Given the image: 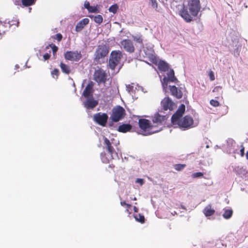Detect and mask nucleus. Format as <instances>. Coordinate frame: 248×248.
I'll return each mask as SVG.
<instances>
[{"label": "nucleus", "mask_w": 248, "mask_h": 248, "mask_svg": "<svg viewBox=\"0 0 248 248\" xmlns=\"http://www.w3.org/2000/svg\"><path fill=\"white\" fill-rule=\"evenodd\" d=\"M161 110H159V112L156 113L153 118L152 121L154 125H151L150 121L147 119H140L139 121V124L141 129L143 130L144 132L142 134L144 136H148L154 134L155 133L158 132L161 130H156L153 131H150L151 130L153 127L156 126L158 125H161L168 118L167 115H162L159 113L161 112Z\"/></svg>", "instance_id": "nucleus-2"}, {"label": "nucleus", "mask_w": 248, "mask_h": 248, "mask_svg": "<svg viewBox=\"0 0 248 248\" xmlns=\"http://www.w3.org/2000/svg\"><path fill=\"white\" fill-rule=\"evenodd\" d=\"M132 38L137 43H139L140 45V47H143V37L141 34H136L132 35Z\"/></svg>", "instance_id": "nucleus-25"}, {"label": "nucleus", "mask_w": 248, "mask_h": 248, "mask_svg": "<svg viewBox=\"0 0 248 248\" xmlns=\"http://www.w3.org/2000/svg\"><path fill=\"white\" fill-rule=\"evenodd\" d=\"M137 200L136 198H134V200Z\"/></svg>", "instance_id": "nucleus-59"}, {"label": "nucleus", "mask_w": 248, "mask_h": 248, "mask_svg": "<svg viewBox=\"0 0 248 248\" xmlns=\"http://www.w3.org/2000/svg\"><path fill=\"white\" fill-rule=\"evenodd\" d=\"M64 56L66 60L70 61L78 62L82 58L81 52L78 51H67Z\"/></svg>", "instance_id": "nucleus-11"}, {"label": "nucleus", "mask_w": 248, "mask_h": 248, "mask_svg": "<svg viewBox=\"0 0 248 248\" xmlns=\"http://www.w3.org/2000/svg\"><path fill=\"white\" fill-rule=\"evenodd\" d=\"M50 55L46 53L43 55L44 61L47 60L50 58Z\"/></svg>", "instance_id": "nucleus-43"}, {"label": "nucleus", "mask_w": 248, "mask_h": 248, "mask_svg": "<svg viewBox=\"0 0 248 248\" xmlns=\"http://www.w3.org/2000/svg\"><path fill=\"white\" fill-rule=\"evenodd\" d=\"M123 54L120 50L112 51L110 55L108 62V67L112 70H114L115 67L120 62Z\"/></svg>", "instance_id": "nucleus-5"}, {"label": "nucleus", "mask_w": 248, "mask_h": 248, "mask_svg": "<svg viewBox=\"0 0 248 248\" xmlns=\"http://www.w3.org/2000/svg\"><path fill=\"white\" fill-rule=\"evenodd\" d=\"M112 124H113L112 122L109 123V124H108L109 127L111 126L112 125Z\"/></svg>", "instance_id": "nucleus-54"}, {"label": "nucleus", "mask_w": 248, "mask_h": 248, "mask_svg": "<svg viewBox=\"0 0 248 248\" xmlns=\"http://www.w3.org/2000/svg\"><path fill=\"white\" fill-rule=\"evenodd\" d=\"M126 90L128 92V93H133V86H131L130 85H126Z\"/></svg>", "instance_id": "nucleus-36"}, {"label": "nucleus", "mask_w": 248, "mask_h": 248, "mask_svg": "<svg viewBox=\"0 0 248 248\" xmlns=\"http://www.w3.org/2000/svg\"><path fill=\"white\" fill-rule=\"evenodd\" d=\"M9 25H10V26H12V25H14V24H15V23H12V21H9Z\"/></svg>", "instance_id": "nucleus-49"}, {"label": "nucleus", "mask_w": 248, "mask_h": 248, "mask_svg": "<svg viewBox=\"0 0 248 248\" xmlns=\"http://www.w3.org/2000/svg\"><path fill=\"white\" fill-rule=\"evenodd\" d=\"M227 152L229 154L238 153V145H236L235 141L230 139L227 140Z\"/></svg>", "instance_id": "nucleus-12"}, {"label": "nucleus", "mask_w": 248, "mask_h": 248, "mask_svg": "<svg viewBox=\"0 0 248 248\" xmlns=\"http://www.w3.org/2000/svg\"><path fill=\"white\" fill-rule=\"evenodd\" d=\"M136 183H139L140 185H142L144 184V180L142 179L137 178L136 180Z\"/></svg>", "instance_id": "nucleus-42"}, {"label": "nucleus", "mask_w": 248, "mask_h": 248, "mask_svg": "<svg viewBox=\"0 0 248 248\" xmlns=\"http://www.w3.org/2000/svg\"><path fill=\"white\" fill-rule=\"evenodd\" d=\"M132 128V126L130 124H123L120 125L118 128V131L122 133H125L129 131Z\"/></svg>", "instance_id": "nucleus-21"}, {"label": "nucleus", "mask_w": 248, "mask_h": 248, "mask_svg": "<svg viewBox=\"0 0 248 248\" xmlns=\"http://www.w3.org/2000/svg\"><path fill=\"white\" fill-rule=\"evenodd\" d=\"M51 74L53 78H57L59 74V70L58 69L55 68L51 71Z\"/></svg>", "instance_id": "nucleus-32"}, {"label": "nucleus", "mask_w": 248, "mask_h": 248, "mask_svg": "<svg viewBox=\"0 0 248 248\" xmlns=\"http://www.w3.org/2000/svg\"><path fill=\"white\" fill-rule=\"evenodd\" d=\"M185 109V105L181 104L171 118V122L174 127H179L182 130H186L196 127L199 123L197 121H194L193 118L189 115L182 117Z\"/></svg>", "instance_id": "nucleus-1"}, {"label": "nucleus", "mask_w": 248, "mask_h": 248, "mask_svg": "<svg viewBox=\"0 0 248 248\" xmlns=\"http://www.w3.org/2000/svg\"><path fill=\"white\" fill-rule=\"evenodd\" d=\"M158 69L160 71L166 72L168 70L169 64L163 61H160L158 63Z\"/></svg>", "instance_id": "nucleus-23"}, {"label": "nucleus", "mask_w": 248, "mask_h": 248, "mask_svg": "<svg viewBox=\"0 0 248 248\" xmlns=\"http://www.w3.org/2000/svg\"><path fill=\"white\" fill-rule=\"evenodd\" d=\"M121 46L127 52L132 53L135 48L132 41L129 39H124L121 42Z\"/></svg>", "instance_id": "nucleus-14"}, {"label": "nucleus", "mask_w": 248, "mask_h": 248, "mask_svg": "<svg viewBox=\"0 0 248 248\" xmlns=\"http://www.w3.org/2000/svg\"><path fill=\"white\" fill-rule=\"evenodd\" d=\"M108 119V116L106 113L98 112L93 115V121L98 124L105 126Z\"/></svg>", "instance_id": "nucleus-10"}, {"label": "nucleus", "mask_w": 248, "mask_h": 248, "mask_svg": "<svg viewBox=\"0 0 248 248\" xmlns=\"http://www.w3.org/2000/svg\"><path fill=\"white\" fill-rule=\"evenodd\" d=\"M143 48V52L147 57L153 59L154 58V51L152 46L149 45L146 47H142Z\"/></svg>", "instance_id": "nucleus-19"}, {"label": "nucleus", "mask_w": 248, "mask_h": 248, "mask_svg": "<svg viewBox=\"0 0 248 248\" xmlns=\"http://www.w3.org/2000/svg\"><path fill=\"white\" fill-rule=\"evenodd\" d=\"M134 217L137 221L141 223L144 222V217L140 214L134 215Z\"/></svg>", "instance_id": "nucleus-28"}, {"label": "nucleus", "mask_w": 248, "mask_h": 248, "mask_svg": "<svg viewBox=\"0 0 248 248\" xmlns=\"http://www.w3.org/2000/svg\"><path fill=\"white\" fill-rule=\"evenodd\" d=\"M16 26H18V25L19 24V21H16Z\"/></svg>", "instance_id": "nucleus-55"}, {"label": "nucleus", "mask_w": 248, "mask_h": 248, "mask_svg": "<svg viewBox=\"0 0 248 248\" xmlns=\"http://www.w3.org/2000/svg\"><path fill=\"white\" fill-rule=\"evenodd\" d=\"M186 166L185 164H177L174 165V168L176 170L180 171L183 170Z\"/></svg>", "instance_id": "nucleus-30"}, {"label": "nucleus", "mask_w": 248, "mask_h": 248, "mask_svg": "<svg viewBox=\"0 0 248 248\" xmlns=\"http://www.w3.org/2000/svg\"><path fill=\"white\" fill-rule=\"evenodd\" d=\"M120 203H121V205L122 206H124V205H125L126 204V203L125 202V201L121 202Z\"/></svg>", "instance_id": "nucleus-47"}, {"label": "nucleus", "mask_w": 248, "mask_h": 248, "mask_svg": "<svg viewBox=\"0 0 248 248\" xmlns=\"http://www.w3.org/2000/svg\"><path fill=\"white\" fill-rule=\"evenodd\" d=\"M161 105L162 107L161 109L164 110H172L174 107H175V104L172 101L171 99L169 97H166L161 101Z\"/></svg>", "instance_id": "nucleus-13"}, {"label": "nucleus", "mask_w": 248, "mask_h": 248, "mask_svg": "<svg viewBox=\"0 0 248 248\" xmlns=\"http://www.w3.org/2000/svg\"><path fill=\"white\" fill-rule=\"evenodd\" d=\"M89 22V19L87 18H84L78 23L76 26V31L77 32L80 31Z\"/></svg>", "instance_id": "nucleus-20"}, {"label": "nucleus", "mask_w": 248, "mask_h": 248, "mask_svg": "<svg viewBox=\"0 0 248 248\" xmlns=\"http://www.w3.org/2000/svg\"><path fill=\"white\" fill-rule=\"evenodd\" d=\"M206 147L207 148H209V145H206Z\"/></svg>", "instance_id": "nucleus-58"}, {"label": "nucleus", "mask_w": 248, "mask_h": 248, "mask_svg": "<svg viewBox=\"0 0 248 248\" xmlns=\"http://www.w3.org/2000/svg\"><path fill=\"white\" fill-rule=\"evenodd\" d=\"M169 89L171 92V95L175 96L178 99H180L183 96L182 91L178 90L175 86H169Z\"/></svg>", "instance_id": "nucleus-18"}, {"label": "nucleus", "mask_w": 248, "mask_h": 248, "mask_svg": "<svg viewBox=\"0 0 248 248\" xmlns=\"http://www.w3.org/2000/svg\"><path fill=\"white\" fill-rule=\"evenodd\" d=\"M210 104L213 106V107H217L219 105V103L218 101L215 100L214 99H212L210 101Z\"/></svg>", "instance_id": "nucleus-35"}, {"label": "nucleus", "mask_w": 248, "mask_h": 248, "mask_svg": "<svg viewBox=\"0 0 248 248\" xmlns=\"http://www.w3.org/2000/svg\"><path fill=\"white\" fill-rule=\"evenodd\" d=\"M104 148L106 149L108 153L103 152L101 153V159L104 163H108L111 159L118 158L117 153L114 149L113 146H117L116 143L110 141L107 138L104 137Z\"/></svg>", "instance_id": "nucleus-4"}, {"label": "nucleus", "mask_w": 248, "mask_h": 248, "mask_svg": "<svg viewBox=\"0 0 248 248\" xmlns=\"http://www.w3.org/2000/svg\"><path fill=\"white\" fill-rule=\"evenodd\" d=\"M171 214H172V215H174L177 214V213H176V212L174 211L173 213H171Z\"/></svg>", "instance_id": "nucleus-53"}, {"label": "nucleus", "mask_w": 248, "mask_h": 248, "mask_svg": "<svg viewBox=\"0 0 248 248\" xmlns=\"http://www.w3.org/2000/svg\"><path fill=\"white\" fill-rule=\"evenodd\" d=\"M181 207L183 209H184V210H186V207H185L184 205H181Z\"/></svg>", "instance_id": "nucleus-50"}, {"label": "nucleus", "mask_w": 248, "mask_h": 248, "mask_svg": "<svg viewBox=\"0 0 248 248\" xmlns=\"http://www.w3.org/2000/svg\"><path fill=\"white\" fill-rule=\"evenodd\" d=\"M153 8L156 9L157 8V3L156 0H150Z\"/></svg>", "instance_id": "nucleus-38"}, {"label": "nucleus", "mask_w": 248, "mask_h": 248, "mask_svg": "<svg viewBox=\"0 0 248 248\" xmlns=\"http://www.w3.org/2000/svg\"><path fill=\"white\" fill-rule=\"evenodd\" d=\"M246 156L247 159H248V151L247 152Z\"/></svg>", "instance_id": "nucleus-51"}, {"label": "nucleus", "mask_w": 248, "mask_h": 248, "mask_svg": "<svg viewBox=\"0 0 248 248\" xmlns=\"http://www.w3.org/2000/svg\"><path fill=\"white\" fill-rule=\"evenodd\" d=\"M60 66L61 67V69L62 71V72L67 75H68L71 72V68L70 67L63 63L62 62H61L60 64Z\"/></svg>", "instance_id": "nucleus-24"}, {"label": "nucleus", "mask_w": 248, "mask_h": 248, "mask_svg": "<svg viewBox=\"0 0 248 248\" xmlns=\"http://www.w3.org/2000/svg\"><path fill=\"white\" fill-rule=\"evenodd\" d=\"M128 208H129L130 206H131V205L129 204H127L126 203V204L125 205Z\"/></svg>", "instance_id": "nucleus-52"}, {"label": "nucleus", "mask_w": 248, "mask_h": 248, "mask_svg": "<svg viewBox=\"0 0 248 248\" xmlns=\"http://www.w3.org/2000/svg\"><path fill=\"white\" fill-rule=\"evenodd\" d=\"M203 176V173L201 172H195L192 174V177L193 178H201Z\"/></svg>", "instance_id": "nucleus-33"}, {"label": "nucleus", "mask_w": 248, "mask_h": 248, "mask_svg": "<svg viewBox=\"0 0 248 248\" xmlns=\"http://www.w3.org/2000/svg\"><path fill=\"white\" fill-rule=\"evenodd\" d=\"M88 10L90 13H97L98 11L97 7L93 6H90Z\"/></svg>", "instance_id": "nucleus-34"}, {"label": "nucleus", "mask_w": 248, "mask_h": 248, "mask_svg": "<svg viewBox=\"0 0 248 248\" xmlns=\"http://www.w3.org/2000/svg\"><path fill=\"white\" fill-rule=\"evenodd\" d=\"M50 46H51L53 53L54 54L57 51L58 48L55 45L53 44H51Z\"/></svg>", "instance_id": "nucleus-41"}, {"label": "nucleus", "mask_w": 248, "mask_h": 248, "mask_svg": "<svg viewBox=\"0 0 248 248\" xmlns=\"http://www.w3.org/2000/svg\"><path fill=\"white\" fill-rule=\"evenodd\" d=\"M109 52L108 47L106 45H99L98 46L94 53V62L98 63L100 59L104 58Z\"/></svg>", "instance_id": "nucleus-6"}, {"label": "nucleus", "mask_w": 248, "mask_h": 248, "mask_svg": "<svg viewBox=\"0 0 248 248\" xmlns=\"http://www.w3.org/2000/svg\"><path fill=\"white\" fill-rule=\"evenodd\" d=\"M233 171L242 178H248V171L243 167L237 166L233 169Z\"/></svg>", "instance_id": "nucleus-15"}, {"label": "nucleus", "mask_w": 248, "mask_h": 248, "mask_svg": "<svg viewBox=\"0 0 248 248\" xmlns=\"http://www.w3.org/2000/svg\"><path fill=\"white\" fill-rule=\"evenodd\" d=\"M134 210L135 212H138V208H137L136 206H134Z\"/></svg>", "instance_id": "nucleus-48"}, {"label": "nucleus", "mask_w": 248, "mask_h": 248, "mask_svg": "<svg viewBox=\"0 0 248 248\" xmlns=\"http://www.w3.org/2000/svg\"><path fill=\"white\" fill-rule=\"evenodd\" d=\"M87 99L84 102V106L88 109H92L98 105V101L93 98V96L87 98Z\"/></svg>", "instance_id": "nucleus-17"}, {"label": "nucleus", "mask_w": 248, "mask_h": 248, "mask_svg": "<svg viewBox=\"0 0 248 248\" xmlns=\"http://www.w3.org/2000/svg\"><path fill=\"white\" fill-rule=\"evenodd\" d=\"M211 204L206 206L203 209V213L206 217H209L213 215L215 211L214 209H212Z\"/></svg>", "instance_id": "nucleus-22"}, {"label": "nucleus", "mask_w": 248, "mask_h": 248, "mask_svg": "<svg viewBox=\"0 0 248 248\" xmlns=\"http://www.w3.org/2000/svg\"><path fill=\"white\" fill-rule=\"evenodd\" d=\"M233 211L231 209H224V213L222 215L223 217L225 219L230 218L232 215Z\"/></svg>", "instance_id": "nucleus-26"}, {"label": "nucleus", "mask_w": 248, "mask_h": 248, "mask_svg": "<svg viewBox=\"0 0 248 248\" xmlns=\"http://www.w3.org/2000/svg\"><path fill=\"white\" fill-rule=\"evenodd\" d=\"M161 81L163 90L166 92L169 82L176 83L178 82V80L175 77L173 70L170 69V71L167 73V76L164 77L162 79H161Z\"/></svg>", "instance_id": "nucleus-7"}, {"label": "nucleus", "mask_w": 248, "mask_h": 248, "mask_svg": "<svg viewBox=\"0 0 248 248\" xmlns=\"http://www.w3.org/2000/svg\"><path fill=\"white\" fill-rule=\"evenodd\" d=\"M221 90V87L220 86H216L214 88V89L213 90V92H219Z\"/></svg>", "instance_id": "nucleus-44"}, {"label": "nucleus", "mask_w": 248, "mask_h": 248, "mask_svg": "<svg viewBox=\"0 0 248 248\" xmlns=\"http://www.w3.org/2000/svg\"><path fill=\"white\" fill-rule=\"evenodd\" d=\"M118 9V6L117 4H113L111 5L108 9V10L110 12L113 13L115 14L117 12V11Z\"/></svg>", "instance_id": "nucleus-31"}, {"label": "nucleus", "mask_w": 248, "mask_h": 248, "mask_svg": "<svg viewBox=\"0 0 248 248\" xmlns=\"http://www.w3.org/2000/svg\"><path fill=\"white\" fill-rule=\"evenodd\" d=\"M90 17L92 18H93V20L94 21V22L99 24H100L103 22V17L101 15H91L90 16Z\"/></svg>", "instance_id": "nucleus-27"}, {"label": "nucleus", "mask_w": 248, "mask_h": 248, "mask_svg": "<svg viewBox=\"0 0 248 248\" xmlns=\"http://www.w3.org/2000/svg\"><path fill=\"white\" fill-rule=\"evenodd\" d=\"M35 0H22V2L23 5L28 6L33 4Z\"/></svg>", "instance_id": "nucleus-29"}, {"label": "nucleus", "mask_w": 248, "mask_h": 248, "mask_svg": "<svg viewBox=\"0 0 248 248\" xmlns=\"http://www.w3.org/2000/svg\"><path fill=\"white\" fill-rule=\"evenodd\" d=\"M93 82H91L87 84L83 92V95L85 97H92L93 93Z\"/></svg>", "instance_id": "nucleus-16"}, {"label": "nucleus", "mask_w": 248, "mask_h": 248, "mask_svg": "<svg viewBox=\"0 0 248 248\" xmlns=\"http://www.w3.org/2000/svg\"><path fill=\"white\" fill-rule=\"evenodd\" d=\"M201 8L200 0H189L187 6H183V9L180 11L181 17L187 22L192 20L191 16H197Z\"/></svg>", "instance_id": "nucleus-3"}, {"label": "nucleus", "mask_w": 248, "mask_h": 248, "mask_svg": "<svg viewBox=\"0 0 248 248\" xmlns=\"http://www.w3.org/2000/svg\"><path fill=\"white\" fill-rule=\"evenodd\" d=\"M16 68H19V66L17 64H16Z\"/></svg>", "instance_id": "nucleus-57"}, {"label": "nucleus", "mask_w": 248, "mask_h": 248, "mask_svg": "<svg viewBox=\"0 0 248 248\" xmlns=\"http://www.w3.org/2000/svg\"><path fill=\"white\" fill-rule=\"evenodd\" d=\"M125 115L124 109L120 106L114 108L112 110L111 119L112 122H117L121 120Z\"/></svg>", "instance_id": "nucleus-8"}, {"label": "nucleus", "mask_w": 248, "mask_h": 248, "mask_svg": "<svg viewBox=\"0 0 248 248\" xmlns=\"http://www.w3.org/2000/svg\"><path fill=\"white\" fill-rule=\"evenodd\" d=\"M244 150H245V148H244L243 145H242L241 148L240 150V154L242 156H244Z\"/></svg>", "instance_id": "nucleus-46"}, {"label": "nucleus", "mask_w": 248, "mask_h": 248, "mask_svg": "<svg viewBox=\"0 0 248 248\" xmlns=\"http://www.w3.org/2000/svg\"><path fill=\"white\" fill-rule=\"evenodd\" d=\"M209 76L210 78V79L211 81H213L215 80V78L214 76V73L213 71H210L209 73Z\"/></svg>", "instance_id": "nucleus-40"}, {"label": "nucleus", "mask_w": 248, "mask_h": 248, "mask_svg": "<svg viewBox=\"0 0 248 248\" xmlns=\"http://www.w3.org/2000/svg\"><path fill=\"white\" fill-rule=\"evenodd\" d=\"M4 24L1 21H0V34L4 33Z\"/></svg>", "instance_id": "nucleus-37"}, {"label": "nucleus", "mask_w": 248, "mask_h": 248, "mask_svg": "<svg viewBox=\"0 0 248 248\" xmlns=\"http://www.w3.org/2000/svg\"><path fill=\"white\" fill-rule=\"evenodd\" d=\"M94 80L99 85L105 84L107 80V75L106 72L102 69L95 70L94 75Z\"/></svg>", "instance_id": "nucleus-9"}, {"label": "nucleus", "mask_w": 248, "mask_h": 248, "mask_svg": "<svg viewBox=\"0 0 248 248\" xmlns=\"http://www.w3.org/2000/svg\"><path fill=\"white\" fill-rule=\"evenodd\" d=\"M84 6L86 9H87V10L89 9V8L90 6L89 2L87 1H85Z\"/></svg>", "instance_id": "nucleus-45"}, {"label": "nucleus", "mask_w": 248, "mask_h": 248, "mask_svg": "<svg viewBox=\"0 0 248 248\" xmlns=\"http://www.w3.org/2000/svg\"><path fill=\"white\" fill-rule=\"evenodd\" d=\"M62 36L61 33H57L55 35L54 39H57L58 41L62 40Z\"/></svg>", "instance_id": "nucleus-39"}, {"label": "nucleus", "mask_w": 248, "mask_h": 248, "mask_svg": "<svg viewBox=\"0 0 248 248\" xmlns=\"http://www.w3.org/2000/svg\"><path fill=\"white\" fill-rule=\"evenodd\" d=\"M244 6L246 8H248V5H246L245 4H244Z\"/></svg>", "instance_id": "nucleus-56"}]
</instances>
